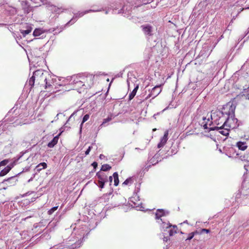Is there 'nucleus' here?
<instances>
[{
    "label": "nucleus",
    "instance_id": "nucleus-32",
    "mask_svg": "<svg viewBox=\"0 0 249 249\" xmlns=\"http://www.w3.org/2000/svg\"><path fill=\"white\" fill-rule=\"evenodd\" d=\"M8 160H3L0 162V166H4V165H6L8 163Z\"/></svg>",
    "mask_w": 249,
    "mask_h": 249
},
{
    "label": "nucleus",
    "instance_id": "nucleus-24",
    "mask_svg": "<svg viewBox=\"0 0 249 249\" xmlns=\"http://www.w3.org/2000/svg\"><path fill=\"white\" fill-rule=\"evenodd\" d=\"M113 177L114 178V184L115 186H117L119 183L118 174L117 172H115L113 174Z\"/></svg>",
    "mask_w": 249,
    "mask_h": 249
},
{
    "label": "nucleus",
    "instance_id": "nucleus-33",
    "mask_svg": "<svg viewBox=\"0 0 249 249\" xmlns=\"http://www.w3.org/2000/svg\"><path fill=\"white\" fill-rule=\"evenodd\" d=\"M119 5H120L119 3H116L114 4L113 6H112L113 8V11H114V10H117L118 9H119Z\"/></svg>",
    "mask_w": 249,
    "mask_h": 249
},
{
    "label": "nucleus",
    "instance_id": "nucleus-17",
    "mask_svg": "<svg viewBox=\"0 0 249 249\" xmlns=\"http://www.w3.org/2000/svg\"><path fill=\"white\" fill-rule=\"evenodd\" d=\"M236 146L239 149L241 150H245L247 147L246 142H238L236 143Z\"/></svg>",
    "mask_w": 249,
    "mask_h": 249
},
{
    "label": "nucleus",
    "instance_id": "nucleus-1",
    "mask_svg": "<svg viewBox=\"0 0 249 249\" xmlns=\"http://www.w3.org/2000/svg\"><path fill=\"white\" fill-rule=\"evenodd\" d=\"M235 107L232 103H228L223 107V110H215L212 111L209 115V117L213 121V124L217 126L212 127L210 130H217L221 134L227 136L229 134L231 128H233L231 123L234 115Z\"/></svg>",
    "mask_w": 249,
    "mask_h": 249
},
{
    "label": "nucleus",
    "instance_id": "nucleus-51",
    "mask_svg": "<svg viewBox=\"0 0 249 249\" xmlns=\"http://www.w3.org/2000/svg\"><path fill=\"white\" fill-rule=\"evenodd\" d=\"M248 166H247V165H244V168H245V169L246 170H247V167Z\"/></svg>",
    "mask_w": 249,
    "mask_h": 249
},
{
    "label": "nucleus",
    "instance_id": "nucleus-38",
    "mask_svg": "<svg viewBox=\"0 0 249 249\" xmlns=\"http://www.w3.org/2000/svg\"><path fill=\"white\" fill-rule=\"evenodd\" d=\"M203 232H205L207 233H208L210 232V230H208V229H202L201 230V233H202Z\"/></svg>",
    "mask_w": 249,
    "mask_h": 249
},
{
    "label": "nucleus",
    "instance_id": "nucleus-9",
    "mask_svg": "<svg viewBox=\"0 0 249 249\" xmlns=\"http://www.w3.org/2000/svg\"><path fill=\"white\" fill-rule=\"evenodd\" d=\"M157 222L160 225V230L162 231H165L167 229L172 228V225L169 223L163 221L162 219H160Z\"/></svg>",
    "mask_w": 249,
    "mask_h": 249
},
{
    "label": "nucleus",
    "instance_id": "nucleus-11",
    "mask_svg": "<svg viewBox=\"0 0 249 249\" xmlns=\"http://www.w3.org/2000/svg\"><path fill=\"white\" fill-rule=\"evenodd\" d=\"M47 78H49L50 79V81H48V82H49L50 84L52 85V86L48 88H46V87L45 86V88L48 89V91L54 92V91L53 89L54 87V89H55L56 87V85L55 83V82L56 80V78L53 79L52 78L51 76H50V75L47 77Z\"/></svg>",
    "mask_w": 249,
    "mask_h": 249
},
{
    "label": "nucleus",
    "instance_id": "nucleus-22",
    "mask_svg": "<svg viewBox=\"0 0 249 249\" xmlns=\"http://www.w3.org/2000/svg\"><path fill=\"white\" fill-rule=\"evenodd\" d=\"M172 228H170L168 232L170 236H173L177 233V227L176 225H172Z\"/></svg>",
    "mask_w": 249,
    "mask_h": 249
},
{
    "label": "nucleus",
    "instance_id": "nucleus-49",
    "mask_svg": "<svg viewBox=\"0 0 249 249\" xmlns=\"http://www.w3.org/2000/svg\"><path fill=\"white\" fill-rule=\"evenodd\" d=\"M127 84H128V88H130V84H129V82L128 80H127Z\"/></svg>",
    "mask_w": 249,
    "mask_h": 249
},
{
    "label": "nucleus",
    "instance_id": "nucleus-20",
    "mask_svg": "<svg viewBox=\"0 0 249 249\" xmlns=\"http://www.w3.org/2000/svg\"><path fill=\"white\" fill-rule=\"evenodd\" d=\"M11 169V167L7 166L4 169L2 170L0 172V177H2L6 175Z\"/></svg>",
    "mask_w": 249,
    "mask_h": 249
},
{
    "label": "nucleus",
    "instance_id": "nucleus-12",
    "mask_svg": "<svg viewBox=\"0 0 249 249\" xmlns=\"http://www.w3.org/2000/svg\"><path fill=\"white\" fill-rule=\"evenodd\" d=\"M168 131L166 130L164 134V136L161 138L160 143L158 144V147L160 148L162 147L166 143L168 140Z\"/></svg>",
    "mask_w": 249,
    "mask_h": 249
},
{
    "label": "nucleus",
    "instance_id": "nucleus-15",
    "mask_svg": "<svg viewBox=\"0 0 249 249\" xmlns=\"http://www.w3.org/2000/svg\"><path fill=\"white\" fill-rule=\"evenodd\" d=\"M165 212L163 211V210L161 209H159L157 210L155 216H156V219L157 220V221H160L161 218L164 216Z\"/></svg>",
    "mask_w": 249,
    "mask_h": 249
},
{
    "label": "nucleus",
    "instance_id": "nucleus-44",
    "mask_svg": "<svg viewBox=\"0 0 249 249\" xmlns=\"http://www.w3.org/2000/svg\"><path fill=\"white\" fill-rule=\"evenodd\" d=\"M29 170V167H27V168H25L24 169H23V171H28V170Z\"/></svg>",
    "mask_w": 249,
    "mask_h": 249
},
{
    "label": "nucleus",
    "instance_id": "nucleus-14",
    "mask_svg": "<svg viewBox=\"0 0 249 249\" xmlns=\"http://www.w3.org/2000/svg\"><path fill=\"white\" fill-rule=\"evenodd\" d=\"M46 32V30H43L41 28H37L36 29L34 32H33V35L35 36H41L42 37L44 36V34Z\"/></svg>",
    "mask_w": 249,
    "mask_h": 249
},
{
    "label": "nucleus",
    "instance_id": "nucleus-8",
    "mask_svg": "<svg viewBox=\"0 0 249 249\" xmlns=\"http://www.w3.org/2000/svg\"><path fill=\"white\" fill-rule=\"evenodd\" d=\"M98 180L97 182H107L108 181V177L106 174L104 172H99L96 174Z\"/></svg>",
    "mask_w": 249,
    "mask_h": 249
},
{
    "label": "nucleus",
    "instance_id": "nucleus-55",
    "mask_svg": "<svg viewBox=\"0 0 249 249\" xmlns=\"http://www.w3.org/2000/svg\"><path fill=\"white\" fill-rule=\"evenodd\" d=\"M156 130V128L153 129V131H155Z\"/></svg>",
    "mask_w": 249,
    "mask_h": 249
},
{
    "label": "nucleus",
    "instance_id": "nucleus-56",
    "mask_svg": "<svg viewBox=\"0 0 249 249\" xmlns=\"http://www.w3.org/2000/svg\"><path fill=\"white\" fill-rule=\"evenodd\" d=\"M219 151H220V152H222L221 149H219Z\"/></svg>",
    "mask_w": 249,
    "mask_h": 249
},
{
    "label": "nucleus",
    "instance_id": "nucleus-46",
    "mask_svg": "<svg viewBox=\"0 0 249 249\" xmlns=\"http://www.w3.org/2000/svg\"><path fill=\"white\" fill-rule=\"evenodd\" d=\"M59 114V113H58V114L56 115V117H55V119L56 120H57V119H58V116Z\"/></svg>",
    "mask_w": 249,
    "mask_h": 249
},
{
    "label": "nucleus",
    "instance_id": "nucleus-28",
    "mask_svg": "<svg viewBox=\"0 0 249 249\" xmlns=\"http://www.w3.org/2000/svg\"><path fill=\"white\" fill-rule=\"evenodd\" d=\"M197 233V231H196L195 232H192L189 233L188 237L186 239V240H191L194 237L195 235Z\"/></svg>",
    "mask_w": 249,
    "mask_h": 249
},
{
    "label": "nucleus",
    "instance_id": "nucleus-16",
    "mask_svg": "<svg viewBox=\"0 0 249 249\" xmlns=\"http://www.w3.org/2000/svg\"><path fill=\"white\" fill-rule=\"evenodd\" d=\"M60 134L54 137L53 139L48 143V146L50 148L53 147L58 142V137Z\"/></svg>",
    "mask_w": 249,
    "mask_h": 249
},
{
    "label": "nucleus",
    "instance_id": "nucleus-30",
    "mask_svg": "<svg viewBox=\"0 0 249 249\" xmlns=\"http://www.w3.org/2000/svg\"><path fill=\"white\" fill-rule=\"evenodd\" d=\"M132 180L130 178L126 179L123 183L124 185H128L131 183Z\"/></svg>",
    "mask_w": 249,
    "mask_h": 249
},
{
    "label": "nucleus",
    "instance_id": "nucleus-36",
    "mask_svg": "<svg viewBox=\"0 0 249 249\" xmlns=\"http://www.w3.org/2000/svg\"><path fill=\"white\" fill-rule=\"evenodd\" d=\"M240 154H239L238 153H236V152L233 153L232 154H230V155L229 156L230 157H235V156H238Z\"/></svg>",
    "mask_w": 249,
    "mask_h": 249
},
{
    "label": "nucleus",
    "instance_id": "nucleus-29",
    "mask_svg": "<svg viewBox=\"0 0 249 249\" xmlns=\"http://www.w3.org/2000/svg\"><path fill=\"white\" fill-rule=\"evenodd\" d=\"M58 208V206H55L53 208H51L50 210L48 211V213L49 215H51L53 213V212L56 211Z\"/></svg>",
    "mask_w": 249,
    "mask_h": 249
},
{
    "label": "nucleus",
    "instance_id": "nucleus-48",
    "mask_svg": "<svg viewBox=\"0 0 249 249\" xmlns=\"http://www.w3.org/2000/svg\"><path fill=\"white\" fill-rule=\"evenodd\" d=\"M234 151V149L233 148H231L230 149V152H233Z\"/></svg>",
    "mask_w": 249,
    "mask_h": 249
},
{
    "label": "nucleus",
    "instance_id": "nucleus-18",
    "mask_svg": "<svg viewBox=\"0 0 249 249\" xmlns=\"http://www.w3.org/2000/svg\"><path fill=\"white\" fill-rule=\"evenodd\" d=\"M131 7L129 5H128L127 4L126 5H124V6L122 9L119 10L118 12V13H119V14L124 13L126 11H130L131 10Z\"/></svg>",
    "mask_w": 249,
    "mask_h": 249
},
{
    "label": "nucleus",
    "instance_id": "nucleus-53",
    "mask_svg": "<svg viewBox=\"0 0 249 249\" xmlns=\"http://www.w3.org/2000/svg\"><path fill=\"white\" fill-rule=\"evenodd\" d=\"M103 155H100V158H103Z\"/></svg>",
    "mask_w": 249,
    "mask_h": 249
},
{
    "label": "nucleus",
    "instance_id": "nucleus-52",
    "mask_svg": "<svg viewBox=\"0 0 249 249\" xmlns=\"http://www.w3.org/2000/svg\"><path fill=\"white\" fill-rule=\"evenodd\" d=\"M72 115H73V114L71 115V116L70 117L69 120H70L71 118V117H72Z\"/></svg>",
    "mask_w": 249,
    "mask_h": 249
},
{
    "label": "nucleus",
    "instance_id": "nucleus-37",
    "mask_svg": "<svg viewBox=\"0 0 249 249\" xmlns=\"http://www.w3.org/2000/svg\"><path fill=\"white\" fill-rule=\"evenodd\" d=\"M91 148H92V146H89V147L88 149L85 152L86 155H88L89 153Z\"/></svg>",
    "mask_w": 249,
    "mask_h": 249
},
{
    "label": "nucleus",
    "instance_id": "nucleus-54",
    "mask_svg": "<svg viewBox=\"0 0 249 249\" xmlns=\"http://www.w3.org/2000/svg\"><path fill=\"white\" fill-rule=\"evenodd\" d=\"M103 155H100V158H103Z\"/></svg>",
    "mask_w": 249,
    "mask_h": 249
},
{
    "label": "nucleus",
    "instance_id": "nucleus-40",
    "mask_svg": "<svg viewBox=\"0 0 249 249\" xmlns=\"http://www.w3.org/2000/svg\"><path fill=\"white\" fill-rule=\"evenodd\" d=\"M113 178V176L112 177V176H110L109 177V178H108V179H109V182H110V185H111V182L112 181Z\"/></svg>",
    "mask_w": 249,
    "mask_h": 249
},
{
    "label": "nucleus",
    "instance_id": "nucleus-2",
    "mask_svg": "<svg viewBox=\"0 0 249 249\" xmlns=\"http://www.w3.org/2000/svg\"><path fill=\"white\" fill-rule=\"evenodd\" d=\"M33 75L36 82H38V84L42 85L45 83L46 88L52 86L48 82V81H50V79L47 78L49 75L47 71H44L42 70H38L35 71Z\"/></svg>",
    "mask_w": 249,
    "mask_h": 249
},
{
    "label": "nucleus",
    "instance_id": "nucleus-41",
    "mask_svg": "<svg viewBox=\"0 0 249 249\" xmlns=\"http://www.w3.org/2000/svg\"><path fill=\"white\" fill-rule=\"evenodd\" d=\"M152 0H145L143 1V3L146 4L147 3H150Z\"/></svg>",
    "mask_w": 249,
    "mask_h": 249
},
{
    "label": "nucleus",
    "instance_id": "nucleus-6",
    "mask_svg": "<svg viewBox=\"0 0 249 249\" xmlns=\"http://www.w3.org/2000/svg\"><path fill=\"white\" fill-rule=\"evenodd\" d=\"M209 115H210L209 113H208L206 116H203L202 118V120L200 121V124L204 129H208L209 131L211 130L210 128L211 127H208V126H210L213 124V121L211 119V118L209 117Z\"/></svg>",
    "mask_w": 249,
    "mask_h": 249
},
{
    "label": "nucleus",
    "instance_id": "nucleus-43",
    "mask_svg": "<svg viewBox=\"0 0 249 249\" xmlns=\"http://www.w3.org/2000/svg\"><path fill=\"white\" fill-rule=\"evenodd\" d=\"M136 207H137V210L142 211V206H138Z\"/></svg>",
    "mask_w": 249,
    "mask_h": 249
},
{
    "label": "nucleus",
    "instance_id": "nucleus-45",
    "mask_svg": "<svg viewBox=\"0 0 249 249\" xmlns=\"http://www.w3.org/2000/svg\"><path fill=\"white\" fill-rule=\"evenodd\" d=\"M92 165L95 167H96L97 165V164L96 162H94V163H93Z\"/></svg>",
    "mask_w": 249,
    "mask_h": 249
},
{
    "label": "nucleus",
    "instance_id": "nucleus-50",
    "mask_svg": "<svg viewBox=\"0 0 249 249\" xmlns=\"http://www.w3.org/2000/svg\"><path fill=\"white\" fill-rule=\"evenodd\" d=\"M108 11H109V9H108L107 10H106L105 12V14H107L108 13Z\"/></svg>",
    "mask_w": 249,
    "mask_h": 249
},
{
    "label": "nucleus",
    "instance_id": "nucleus-47",
    "mask_svg": "<svg viewBox=\"0 0 249 249\" xmlns=\"http://www.w3.org/2000/svg\"><path fill=\"white\" fill-rule=\"evenodd\" d=\"M163 240L165 241H167L168 240V238L167 237H164L163 238Z\"/></svg>",
    "mask_w": 249,
    "mask_h": 249
},
{
    "label": "nucleus",
    "instance_id": "nucleus-13",
    "mask_svg": "<svg viewBox=\"0 0 249 249\" xmlns=\"http://www.w3.org/2000/svg\"><path fill=\"white\" fill-rule=\"evenodd\" d=\"M141 28L145 35L150 36L152 32V27L149 25H143Z\"/></svg>",
    "mask_w": 249,
    "mask_h": 249
},
{
    "label": "nucleus",
    "instance_id": "nucleus-5",
    "mask_svg": "<svg viewBox=\"0 0 249 249\" xmlns=\"http://www.w3.org/2000/svg\"><path fill=\"white\" fill-rule=\"evenodd\" d=\"M71 84L74 85L73 88L78 89L79 88L83 87L84 86L83 82L81 79V76H73L71 78Z\"/></svg>",
    "mask_w": 249,
    "mask_h": 249
},
{
    "label": "nucleus",
    "instance_id": "nucleus-35",
    "mask_svg": "<svg viewBox=\"0 0 249 249\" xmlns=\"http://www.w3.org/2000/svg\"><path fill=\"white\" fill-rule=\"evenodd\" d=\"M81 242H78L75 243L74 245H72V248H76L77 247H79L81 246Z\"/></svg>",
    "mask_w": 249,
    "mask_h": 249
},
{
    "label": "nucleus",
    "instance_id": "nucleus-27",
    "mask_svg": "<svg viewBox=\"0 0 249 249\" xmlns=\"http://www.w3.org/2000/svg\"><path fill=\"white\" fill-rule=\"evenodd\" d=\"M35 80H36V79L35 77H34V75H33V76L29 80V85L32 87L35 84Z\"/></svg>",
    "mask_w": 249,
    "mask_h": 249
},
{
    "label": "nucleus",
    "instance_id": "nucleus-42",
    "mask_svg": "<svg viewBox=\"0 0 249 249\" xmlns=\"http://www.w3.org/2000/svg\"><path fill=\"white\" fill-rule=\"evenodd\" d=\"M53 8H54V9H52V10H53L55 12H57L58 13H59V12L58 11L59 10L58 8H57V10H56V8L55 7H53Z\"/></svg>",
    "mask_w": 249,
    "mask_h": 249
},
{
    "label": "nucleus",
    "instance_id": "nucleus-34",
    "mask_svg": "<svg viewBox=\"0 0 249 249\" xmlns=\"http://www.w3.org/2000/svg\"><path fill=\"white\" fill-rule=\"evenodd\" d=\"M106 182H102V183H100V182H98L97 185L98 186V187L101 188V189H103L104 188V185H105V183Z\"/></svg>",
    "mask_w": 249,
    "mask_h": 249
},
{
    "label": "nucleus",
    "instance_id": "nucleus-39",
    "mask_svg": "<svg viewBox=\"0 0 249 249\" xmlns=\"http://www.w3.org/2000/svg\"><path fill=\"white\" fill-rule=\"evenodd\" d=\"M43 4H47V0H40Z\"/></svg>",
    "mask_w": 249,
    "mask_h": 249
},
{
    "label": "nucleus",
    "instance_id": "nucleus-21",
    "mask_svg": "<svg viewBox=\"0 0 249 249\" xmlns=\"http://www.w3.org/2000/svg\"><path fill=\"white\" fill-rule=\"evenodd\" d=\"M138 88H139V86L137 85L135 87V88L134 89L133 91L130 93V94L129 95V98L130 100H131L134 97V96H135V95L136 94V92L137 91Z\"/></svg>",
    "mask_w": 249,
    "mask_h": 249
},
{
    "label": "nucleus",
    "instance_id": "nucleus-3",
    "mask_svg": "<svg viewBox=\"0 0 249 249\" xmlns=\"http://www.w3.org/2000/svg\"><path fill=\"white\" fill-rule=\"evenodd\" d=\"M83 82L84 89L90 88L93 84L94 76L92 74H89L86 76H81Z\"/></svg>",
    "mask_w": 249,
    "mask_h": 249
},
{
    "label": "nucleus",
    "instance_id": "nucleus-10",
    "mask_svg": "<svg viewBox=\"0 0 249 249\" xmlns=\"http://www.w3.org/2000/svg\"><path fill=\"white\" fill-rule=\"evenodd\" d=\"M21 5L25 13L28 14L33 10V7L30 6L27 1H22Z\"/></svg>",
    "mask_w": 249,
    "mask_h": 249
},
{
    "label": "nucleus",
    "instance_id": "nucleus-23",
    "mask_svg": "<svg viewBox=\"0 0 249 249\" xmlns=\"http://www.w3.org/2000/svg\"><path fill=\"white\" fill-rule=\"evenodd\" d=\"M47 166V164L45 162H42L36 166V169L38 171H40L43 169L46 168Z\"/></svg>",
    "mask_w": 249,
    "mask_h": 249
},
{
    "label": "nucleus",
    "instance_id": "nucleus-19",
    "mask_svg": "<svg viewBox=\"0 0 249 249\" xmlns=\"http://www.w3.org/2000/svg\"><path fill=\"white\" fill-rule=\"evenodd\" d=\"M32 30V27L30 26H27L26 30H20V33L22 34L24 36H25L31 33Z\"/></svg>",
    "mask_w": 249,
    "mask_h": 249
},
{
    "label": "nucleus",
    "instance_id": "nucleus-7",
    "mask_svg": "<svg viewBox=\"0 0 249 249\" xmlns=\"http://www.w3.org/2000/svg\"><path fill=\"white\" fill-rule=\"evenodd\" d=\"M161 85L156 86L154 87L150 93L146 97V99H148L149 98L152 97V98H154L157 97L161 91Z\"/></svg>",
    "mask_w": 249,
    "mask_h": 249
},
{
    "label": "nucleus",
    "instance_id": "nucleus-4",
    "mask_svg": "<svg viewBox=\"0 0 249 249\" xmlns=\"http://www.w3.org/2000/svg\"><path fill=\"white\" fill-rule=\"evenodd\" d=\"M103 9H98V10H94V9H90L89 10H86L81 12H78L74 14L73 18L67 23H71V24L74 23L77 20V18L83 17L84 15L89 13V12H96L102 11Z\"/></svg>",
    "mask_w": 249,
    "mask_h": 249
},
{
    "label": "nucleus",
    "instance_id": "nucleus-25",
    "mask_svg": "<svg viewBox=\"0 0 249 249\" xmlns=\"http://www.w3.org/2000/svg\"><path fill=\"white\" fill-rule=\"evenodd\" d=\"M89 118V114H86L83 118V120H82V122L80 124V133H81L82 132V126H83V124L86 122Z\"/></svg>",
    "mask_w": 249,
    "mask_h": 249
},
{
    "label": "nucleus",
    "instance_id": "nucleus-31",
    "mask_svg": "<svg viewBox=\"0 0 249 249\" xmlns=\"http://www.w3.org/2000/svg\"><path fill=\"white\" fill-rule=\"evenodd\" d=\"M111 120L112 118L111 117H108V118L104 119L102 125H103L104 124L107 123V122L110 121Z\"/></svg>",
    "mask_w": 249,
    "mask_h": 249
},
{
    "label": "nucleus",
    "instance_id": "nucleus-26",
    "mask_svg": "<svg viewBox=\"0 0 249 249\" xmlns=\"http://www.w3.org/2000/svg\"><path fill=\"white\" fill-rule=\"evenodd\" d=\"M111 167L107 164H104L102 166L101 170L103 171H107L111 169Z\"/></svg>",
    "mask_w": 249,
    "mask_h": 249
}]
</instances>
